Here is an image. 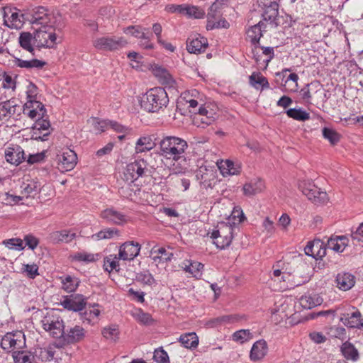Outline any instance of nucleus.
Listing matches in <instances>:
<instances>
[{
  "mask_svg": "<svg viewBox=\"0 0 363 363\" xmlns=\"http://www.w3.org/2000/svg\"><path fill=\"white\" fill-rule=\"evenodd\" d=\"M33 39L38 48H52L57 39L55 28L48 25L40 26L35 30Z\"/></svg>",
  "mask_w": 363,
  "mask_h": 363,
  "instance_id": "nucleus-3",
  "label": "nucleus"
},
{
  "mask_svg": "<svg viewBox=\"0 0 363 363\" xmlns=\"http://www.w3.org/2000/svg\"><path fill=\"white\" fill-rule=\"evenodd\" d=\"M143 30H149V28H143L141 26H130L123 28V33L125 34H130L132 36L139 38Z\"/></svg>",
  "mask_w": 363,
  "mask_h": 363,
  "instance_id": "nucleus-57",
  "label": "nucleus"
},
{
  "mask_svg": "<svg viewBox=\"0 0 363 363\" xmlns=\"http://www.w3.org/2000/svg\"><path fill=\"white\" fill-rule=\"evenodd\" d=\"M323 136L328 140L332 145H336L340 140L341 135L335 130L324 127L322 130Z\"/></svg>",
  "mask_w": 363,
  "mask_h": 363,
  "instance_id": "nucleus-45",
  "label": "nucleus"
},
{
  "mask_svg": "<svg viewBox=\"0 0 363 363\" xmlns=\"http://www.w3.org/2000/svg\"><path fill=\"white\" fill-rule=\"evenodd\" d=\"M259 6L262 9V16L264 21L274 27L279 25V4L275 0H257Z\"/></svg>",
  "mask_w": 363,
  "mask_h": 363,
  "instance_id": "nucleus-9",
  "label": "nucleus"
},
{
  "mask_svg": "<svg viewBox=\"0 0 363 363\" xmlns=\"http://www.w3.org/2000/svg\"><path fill=\"white\" fill-rule=\"evenodd\" d=\"M84 336V329L79 325H76L67 330V333H65L63 340L68 344H74L82 340Z\"/></svg>",
  "mask_w": 363,
  "mask_h": 363,
  "instance_id": "nucleus-24",
  "label": "nucleus"
},
{
  "mask_svg": "<svg viewBox=\"0 0 363 363\" xmlns=\"http://www.w3.org/2000/svg\"><path fill=\"white\" fill-rule=\"evenodd\" d=\"M249 84L255 89L263 90L269 87L267 79L260 72H254L249 77Z\"/></svg>",
  "mask_w": 363,
  "mask_h": 363,
  "instance_id": "nucleus-28",
  "label": "nucleus"
},
{
  "mask_svg": "<svg viewBox=\"0 0 363 363\" xmlns=\"http://www.w3.org/2000/svg\"><path fill=\"white\" fill-rule=\"evenodd\" d=\"M136 279L138 281H140L148 286H152L156 284L153 276L148 271L138 273L136 275Z\"/></svg>",
  "mask_w": 363,
  "mask_h": 363,
  "instance_id": "nucleus-52",
  "label": "nucleus"
},
{
  "mask_svg": "<svg viewBox=\"0 0 363 363\" xmlns=\"http://www.w3.org/2000/svg\"><path fill=\"white\" fill-rule=\"evenodd\" d=\"M187 4H167L165 6V11L168 13H177L179 14H184Z\"/></svg>",
  "mask_w": 363,
  "mask_h": 363,
  "instance_id": "nucleus-62",
  "label": "nucleus"
},
{
  "mask_svg": "<svg viewBox=\"0 0 363 363\" xmlns=\"http://www.w3.org/2000/svg\"><path fill=\"white\" fill-rule=\"evenodd\" d=\"M160 155L164 157L178 161L184 159V152L188 147L186 140L176 136H165L158 142Z\"/></svg>",
  "mask_w": 363,
  "mask_h": 363,
  "instance_id": "nucleus-1",
  "label": "nucleus"
},
{
  "mask_svg": "<svg viewBox=\"0 0 363 363\" xmlns=\"http://www.w3.org/2000/svg\"><path fill=\"white\" fill-rule=\"evenodd\" d=\"M3 243L9 249L23 250V240L20 238H11L6 240Z\"/></svg>",
  "mask_w": 363,
  "mask_h": 363,
  "instance_id": "nucleus-59",
  "label": "nucleus"
},
{
  "mask_svg": "<svg viewBox=\"0 0 363 363\" xmlns=\"http://www.w3.org/2000/svg\"><path fill=\"white\" fill-rule=\"evenodd\" d=\"M34 40L33 35L29 32H23L20 34L18 41L21 47L24 50L34 55L32 41Z\"/></svg>",
  "mask_w": 363,
  "mask_h": 363,
  "instance_id": "nucleus-40",
  "label": "nucleus"
},
{
  "mask_svg": "<svg viewBox=\"0 0 363 363\" xmlns=\"http://www.w3.org/2000/svg\"><path fill=\"white\" fill-rule=\"evenodd\" d=\"M265 28V24L262 21L251 26L247 31V37L250 39V42L255 45V48L259 45V40L262 36V28Z\"/></svg>",
  "mask_w": 363,
  "mask_h": 363,
  "instance_id": "nucleus-27",
  "label": "nucleus"
},
{
  "mask_svg": "<svg viewBox=\"0 0 363 363\" xmlns=\"http://www.w3.org/2000/svg\"><path fill=\"white\" fill-rule=\"evenodd\" d=\"M58 157V169L62 172L72 170L77 164V154L70 149L64 150Z\"/></svg>",
  "mask_w": 363,
  "mask_h": 363,
  "instance_id": "nucleus-15",
  "label": "nucleus"
},
{
  "mask_svg": "<svg viewBox=\"0 0 363 363\" xmlns=\"http://www.w3.org/2000/svg\"><path fill=\"white\" fill-rule=\"evenodd\" d=\"M140 101L141 108L144 110L156 113L167 106L169 98L164 88L155 87L143 94Z\"/></svg>",
  "mask_w": 363,
  "mask_h": 363,
  "instance_id": "nucleus-2",
  "label": "nucleus"
},
{
  "mask_svg": "<svg viewBox=\"0 0 363 363\" xmlns=\"http://www.w3.org/2000/svg\"><path fill=\"white\" fill-rule=\"evenodd\" d=\"M252 337V335L250 330H240L235 332L232 335L234 341L241 344L250 340Z\"/></svg>",
  "mask_w": 363,
  "mask_h": 363,
  "instance_id": "nucleus-49",
  "label": "nucleus"
},
{
  "mask_svg": "<svg viewBox=\"0 0 363 363\" xmlns=\"http://www.w3.org/2000/svg\"><path fill=\"white\" fill-rule=\"evenodd\" d=\"M268 352L267 342L262 339L255 342L250 350V357L252 361L256 362L262 359Z\"/></svg>",
  "mask_w": 363,
  "mask_h": 363,
  "instance_id": "nucleus-20",
  "label": "nucleus"
},
{
  "mask_svg": "<svg viewBox=\"0 0 363 363\" xmlns=\"http://www.w3.org/2000/svg\"><path fill=\"white\" fill-rule=\"evenodd\" d=\"M124 182V184L118 189V193L123 198L132 200L140 189L133 184L134 182Z\"/></svg>",
  "mask_w": 363,
  "mask_h": 363,
  "instance_id": "nucleus-36",
  "label": "nucleus"
},
{
  "mask_svg": "<svg viewBox=\"0 0 363 363\" xmlns=\"http://www.w3.org/2000/svg\"><path fill=\"white\" fill-rule=\"evenodd\" d=\"M184 15L188 18L199 19L204 17L205 11L198 6L187 4Z\"/></svg>",
  "mask_w": 363,
  "mask_h": 363,
  "instance_id": "nucleus-47",
  "label": "nucleus"
},
{
  "mask_svg": "<svg viewBox=\"0 0 363 363\" xmlns=\"http://www.w3.org/2000/svg\"><path fill=\"white\" fill-rule=\"evenodd\" d=\"M16 66L21 68H42L46 65L45 61L39 60L38 59H33L31 60H23L16 58L15 60Z\"/></svg>",
  "mask_w": 363,
  "mask_h": 363,
  "instance_id": "nucleus-41",
  "label": "nucleus"
},
{
  "mask_svg": "<svg viewBox=\"0 0 363 363\" xmlns=\"http://www.w3.org/2000/svg\"><path fill=\"white\" fill-rule=\"evenodd\" d=\"M215 121L213 113L209 112L206 108L201 106L197 113H195L193 117V123L194 125L205 128L211 125Z\"/></svg>",
  "mask_w": 363,
  "mask_h": 363,
  "instance_id": "nucleus-17",
  "label": "nucleus"
},
{
  "mask_svg": "<svg viewBox=\"0 0 363 363\" xmlns=\"http://www.w3.org/2000/svg\"><path fill=\"white\" fill-rule=\"evenodd\" d=\"M79 282L77 278L66 276L62 281V289L68 293L73 292L79 286Z\"/></svg>",
  "mask_w": 363,
  "mask_h": 363,
  "instance_id": "nucleus-44",
  "label": "nucleus"
},
{
  "mask_svg": "<svg viewBox=\"0 0 363 363\" xmlns=\"http://www.w3.org/2000/svg\"><path fill=\"white\" fill-rule=\"evenodd\" d=\"M313 86L317 87L318 86V85L316 83L308 84L304 87H303L300 91L301 98L306 102H311V99L312 98V89L311 87Z\"/></svg>",
  "mask_w": 363,
  "mask_h": 363,
  "instance_id": "nucleus-55",
  "label": "nucleus"
},
{
  "mask_svg": "<svg viewBox=\"0 0 363 363\" xmlns=\"http://www.w3.org/2000/svg\"><path fill=\"white\" fill-rule=\"evenodd\" d=\"M52 130L47 115L45 118H37L32 126L31 139L38 141H45L48 140V136L51 133Z\"/></svg>",
  "mask_w": 363,
  "mask_h": 363,
  "instance_id": "nucleus-10",
  "label": "nucleus"
},
{
  "mask_svg": "<svg viewBox=\"0 0 363 363\" xmlns=\"http://www.w3.org/2000/svg\"><path fill=\"white\" fill-rule=\"evenodd\" d=\"M14 363H35V357L33 352L26 350H16L12 354Z\"/></svg>",
  "mask_w": 363,
  "mask_h": 363,
  "instance_id": "nucleus-33",
  "label": "nucleus"
},
{
  "mask_svg": "<svg viewBox=\"0 0 363 363\" xmlns=\"http://www.w3.org/2000/svg\"><path fill=\"white\" fill-rule=\"evenodd\" d=\"M115 235L119 236L120 233L119 230L115 228H105L104 230H100L96 234L94 235L92 237H96L97 240H103V239H111L113 238Z\"/></svg>",
  "mask_w": 363,
  "mask_h": 363,
  "instance_id": "nucleus-48",
  "label": "nucleus"
},
{
  "mask_svg": "<svg viewBox=\"0 0 363 363\" xmlns=\"http://www.w3.org/2000/svg\"><path fill=\"white\" fill-rule=\"evenodd\" d=\"M308 267L306 264H300L297 265L292 271V274L287 278L283 283L284 286L281 287L284 289H291L296 286H301L302 284L307 283L310 280V276L308 274L305 273L306 269H308Z\"/></svg>",
  "mask_w": 363,
  "mask_h": 363,
  "instance_id": "nucleus-8",
  "label": "nucleus"
},
{
  "mask_svg": "<svg viewBox=\"0 0 363 363\" xmlns=\"http://www.w3.org/2000/svg\"><path fill=\"white\" fill-rule=\"evenodd\" d=\"M150 254L161 255H163V262H167L172 260L174 254L172 252H167L164 247H160L157 249L156 247H153L150 250Z\"/></svg>",
  "mask_w": 363,
  "mask_h": 363,
  "instance_id": "nucleus-56",
  "label": "nucleus"
},
{
  "mask_svg": "<svg viewBox=\"0 0 363 363\" xmlns=\"http://www.w3.org/2000/svg\"><path fill=\"white\" fill-rule=\"evenodd\" d=\"M135 317L139 322L144 325H150L153 323V319L151 315L147 313H145L141 310L136 313Z\"/></svg>",
  "mask_w": 363,
  "mask_h": 363,
  "instance_id": "nucleus-61",
  "label": "nucleus"
},
{
  "mask_svg": "<svg viewBox=\"0 0 363 363\" xmlns=\"http://www.w3.org/2000/svg\"><path fill=\"white\" fill-rule=\"evenodd\" d=\"M127 44L128 42L124 38L115 35L97 38L93 41V45L96 49L111 52L120 50Z\"/></svg>",
  "mask_w": 363,
  "mask_h": 363,
  "instance_id": "nucleus-5",
  "label": "nucleus"
},
{
  "mask_svg": "<svg viewBox=\"0 0 363 363\" xmlns=\"http://www.w3.org/2000/svg\"><path fill=\"white\" fill-rule=\"evenodd\" d=\"M26 347V337L23 331L7 333L1 341V347L7 352L22 350Z\"/></svg>",
  "mask_w": 363,
  "mask_h": 363,
  "instance_id": "nucleus-6",
  "label": "nucleus"
},
{
  "mask_svg": "<svg viewBox=\"0 0 363 363\" xmlns=\"http://www.w3.org/2000/svg\"><path fill=\"white\" fill-rule=\"evenodd\" d=\"M140 250V245L134 242H125L120 246L118 259L123 260H133L136 257Z\"/></svg>",
  "mask_w": 363,
  "mask_h": 363,
  "instance_id": "nucleus-16",
  "label": "nucleus"
},
{
  "mask_svg": "<svg viewBox=\"0 0 363 363\" xmlns=\"http://www.w3.org/2000/svg\"><path fill=\"white\" fill-rule=\"evenodd\" d=\"M6 161L11 164L18 165L26 160L23 148L19 145L9 147L5 152Z\"/></svg>",
  "mask_w": 363,
  "mask_h": 363,
  "instance_id": "nucleus-19",
  "label": "nucleus"
},
{
  "mask_svg": "<svg viewBox=\"0 0 363 363\" xmlns=\"http://www.w3.org/2000/svg\"><path fill=\"white\" fill-rule=\"evenodd\" d=\"M225 0H216L209 8L207 21H214L222 16Z\"/></svg>",
  "mask_w": 363,
  "mask_h": 363,
  "instance_id": "nucleus-32",
  "label": "nucleus"
},
{
  "mask_svg": "<svg viewBox=\"0 0 363 363\" xmlns=\"http://www.w3.org/2000/svg\"><path fill=\"white\" fill-rule=\"evenodd\" d=\"M264 183L261 179H255L244 184L243 194L247 196H252L261 193L264 189Z\"/></svg>",
  "mask_w": 363,
  "mask_h": 363,
  "instance_id": "nucleus-23",
  "label": "nucleus"
},
{
  "mask_svg": "<svg viewBox=\"0 0 363 363\" xmlns=\"http://www.w3.org/2000/svg\"><path fill=\"white\" fill-rule=\"evenodd\" d=\"M278 267H281V269H274L273 270V275L276 277H279L281 275V281L284 282L290 274H292V271L295 267H293L289 263H281V261L277 262Z\"/></svg>",
  "mask_w": 363,
  "mask_h": 363,
  "instance_id": "nucleus-38",
  "label": "nucleus"
},
{
  "mask_svg": "<svg viewBox=\"0 0 363 363\" xmlns=\"http://www.w3.org/2000/svg\"><path fill=\"white\" fill-rule=\"evenodd\" d=\"M286 114L289 118L299 121H305L310 118L309 113L301 108H289L286 111Z\"/></svg>",
  "mask_w": 363,
  "mask_h": 363,
  "instance_id": "nucleus-43",
  "label": "nucleus"
},
{
  "mask_svg": "<svg viewBox=\"0 0 363 363\" xmlns=\"http://www.w3.org/2000/svg\"><path fill=\"white\" fill-rule=\"evenodd\" d=\"M348 245V239L345 236L330 238L327 242L328 249H330L337 252H342Z\"/></svg>",
  "mask_w": 363,
  "mask_h": 363,
  "instance_id": "nucleus-34",
  "label": "nucleus"
},
{
  "mask_svg": "<svg viewBox=\"0 0 363 363\" xmlns=\"http://www.w3.org/2000/svg\"><path fill=\"white\" fill-rule=\"evenodd\" d=\"M340 320L347 328L359 329L363 327V318L359 311L352 313H342Z\"/></svg>",
  "mask_w": 363,
  "mask_h": 363,
  "instance_id": "nucleus-18",
  "label": "nucleus"
},
{
  "mask_svg": "<svg viewBox=\"0 0 363 363\" xmlns=\"http://www.w3.org/2000/svg\"><path fill=\"white\" fill-rule=\"evenodd\" d=\"M48 20V10L43 6L35 8L31 15L30 21L32 24L47 25Z\"/></svg>",
  "mask_w": 363,
  "mask_h": 363,
  "instance_id": "nucleus-29",
  "label": "nucleus"
},
{
  "mask_svg": "<svg viewBox=\"0 0 363 363\" xmlns=\"http://www.w3.org/2000/svg\"><path fill=\"white\" fill-rule=\"evenodd\" d=\"M39 189V185L34 182H31L23 188V192L27 196H34L38 193Z\"/></svg>",
  "mask_w": 363,
  "mask_h": 363,
  "instance_id": "nucleus-64",
  "label": "nucleus"
},
{
  "mask_svg": "<svg viewBox=\"0 0 363 363\" xmlns=\"http://www.w3.org/2000/svg\"><path fill=\"white\" fill-rule=\"evenodd\" d=\"M340 351L347 360L356 362L359 358L358 350L351 342L346 341L344 342L341 347Z\"/></svg>",
  "mask_w": 363,
  "mask_h": 363,
  "instance_id": "nucleus-30",
  "label": "nucleus"
},
{
  "mask_svg": "<svg viewBox=\"0 0 363 363\" xmlns=\"http://www.w3.org/2000/svg\"><path fill=\"white\" fill-rule=\"evenodd\" d=\"M230 27V23L225 19L223 18L218 21H207L206 23V29L208 30H213L214 28H228Z\"/></svg>",
  "mask_w": 363,
  "mask_h": 363,
  "instance_id": "nucleus-58",
  "label": "nucleus"
},
{
  "mask_svg": "<svg viewBox=\"0 0 363 363\" xmlns=\"http://www.w3.org/2000/svg\"><path fill=\"white\" fill-rule=\"evenodd\" d=\"M60 304L64 308L73 311H81L86 305V298L81 294H72L64 296Z\"/></svg>",
  "mask_w": 363,
  "mask_h": 363,
  "instance_id": "nucleus-12",
  "label": "nucleus"
},
{
  "mask_svg": "<svg viewBox=\"0 0 363 363\" xmlns=\"http://www.w3.org/2000/svg\"><path fill=\"white\" fill-rule=\"evenodd\" d=\"M154 75L158 79L159 82L165 86L172 87L175 83L172 75L169 72L161 67L155 66L152 69Z\"/></svg>",
  "mask_w": 363,
  "mask_h": 363,
  "instance_id": "nucleus-26",
  "label": "nucleus"
},
{
  "mask_svg": "<svg viewBox=\"0 0 363 363\" xmlns=\"http://www.w3.org/2000/svg\"><path fill=\"white\" fill-rule=\"evenodd\" d=\"M76 238V233H70L69 230H63L55 231L50 234V238L54 243H68Z\"/></svg>",
  "mask_w": 363,
  "mask_h": 363,
  "instance_id": "nucleus-35",
  "label": "nucleus"
},
{
  "mask_svg": "<svg viewBox=\"0 0 363 363\" xmlns=\"http://www.w3.org/2000/svg\"><path fill=\"white\" fill-rule=\"evenodd\" d=\"M189 264L182 267L186 272L191 274L194 277L201 276V271L203 269V264L198 262L187 261Z\"/></svg>",
  "mask_w": 363,
  "mask_h": 363,
  "instance_id": "nucleus-46",
  "label": "nucleus"
},
{
  "mask_svg": "<svg viewBox=\"0 0 363 363\" xmlns=\"http://www.w3.org/2000/svg\"><path fill=\"white\" fill-rule=\"evenodd\" d=\"M207 46V39L199 35L191 40L189 38L188 39L186 49L190 53H200L204 52Z\"/></svg>",
  "mask_w": 363,
  "mask_h": 363,
  "instance_id": "nucleus-25",
  "label": "nucleus"
},
{
  "mask_svg": "<svg viewBox=\"0 0 363 363\" xmlns=\"http://www.w3.org/2000/svg\"><path fill=\"white\" fill-rule=\"evenodd\" d=\"M319 246H323V242L320 240H314L313 241L308 242L304 248L305 254L315 258V254L318 250Z\"/></svg>",
  "mask_w": 363,
  "mask_h": 363,
  "instance_id": "nucleus-51",
  "label": "nucleus"
},
{
  "mask_svg": "<svg viewBox=\"0 0 363 363\" xmlns=\"http://www.w3.org/2000/svg\"><path fill=\"white\" fill-rule=\"evenodd\" d=\"M118 256L110 255L107 256L104 259V269L105 271L111 272L113 270H116V272H119V263H118Z\"/></svg>",
  "mask_w": 363,
  "mask_h": 363,
  "instance_id": "nucleus-42",
  "label": "nucleus"
},
{
  "mask_svg": "<svg viewBox=\"0 0 363 363\" xmlns=\"http://www.w3.org/2000/svg\"><path fill=\"white\" fill-rule=\"evenodd\" d=\"M101 217L108 223L116 225H122L127 221L125 215L113 208L105 209L101 213Z\"/></svg>",
  "mask_w": 363,
  "mask_h": 363,
  "instance_id": "nucleus-22",
  "label": "nucleus"
},
{
  "mask_svg": "<svg viewBox=\"0 0 363 363\" xmlns=\"http://www.w3.org/2000/svg\"><path fill=\"white\" fill-rule=\"evenodd\" d=\"M225 164L226 165V172H223V174L238 175L240 173L242 167L240 162L227 160Z\"/></svg>",
  "mask_w": 363,
  "mask_h": 363,
  "instance_id": "nucleus-50",
  "label": "nucleus"
},
{
  "mask_svg": "<svg viewBox=\"0 0 363 363\" xmlns=\"http://www.w3.org/2000/svg\"><path fill=\"white\" fill-rule=\"evenodd\" d=\"M15 11H12L9 9L11 13L9 17L6 11L4 9V25L9 28L18 29L23 26V15H20L16 9H14Z\"/></svg>",
  "mask_w": 363,
  "mask_h": 363,
  "instance_id": "nucleus-21",
  "label": "nucleus"
},
{
  "mask_svg": "<svg viewBox=\"0 0 363 363\" xmlns=\"http://www.w3.org/2000/svg\"><path fill=\"white\" fill-rule=\"evenodd\" d=\"M179 342L186 348H196L199 345V338L195 333H188L182 335L179 338Z\"/></svg>",
  "mask_w": 363,
  "mask_h": 363,
  "instance_id": "nucleus-37",
  "label": "nucleus"
},
{
  "mask_svg": "<svg viewBox=\"0 0 363 363\" xmlns=\"http://www.w3.org/2000/svg\"><path fill=\"white\" fill-rule=\"evenodd\" d=\"M147 169V163L144 160H135L126 166L123 179L126 182H134L144 175Z\"/></svg>",
  "mask_w": 363,
  "mask_h": 363,
  "instance_id": "nucleus-11",
  "label": "nucleus"
},
{
  "mask_svg": "<svg viewBox=\"0 0 363 363\" xmlns=\"http://www.w3.org/2000/svg\"><path fill=\"white\" fill-rule=\"evenodd\" d=\"M322 299L317 295L302 296L300 298V304L305 309H311L322 303Z\"/></svg>",
  "mask_w": 363,
  "mask_h": 363,
  "instance_id": "nucleus-39",
  "label": "nucleus"
},
{
  "mask_svg": "<svg viewBox=\"0 0 363 363\" xmlns=\"http://www.w3.org/2000/svg\"><path fill=\"white\" fill-rule=\"evenodd\" d=\"M158 136L157 133L144 135L140 137L135 143V153H143L150 151L158 144Z\"/></svg>",
  "mask_w": 363,
  "mask_h": 363,
  "instance_id": "nucleus-14",
  "label": "nucleus"
},
{
  "mask_svg": "<svg viewBox=\"0 0 363 363\" xmlns=\"http://www.w3.org/2000/svg\"><path fill=\"white\" fill-rule=\"evenodd\" d=\"M153 359L157 363L169 362L168 354L162 347H159L155 350Z\"/></svg>",
  "mask_w": 363,
  "mask_h": 363,
  "instance_id": "nucleus-54",
  "label": "nucleus"
},
{
  "mask_svg": "<svg viewBox=\"0 0 363 363\" xmlns=\"http://www.w3.org/2000/svg\"><path fill=\"white\" fill-rule=\"evenodd\" d=\"M28 108L38 111L40 113H43L44 115H47V111L44 105L38 100L27 101L24 104V110H28Z\"/></svg>",
  "mask_w": 363,
  "mask_h": 363,
  "instance_id": "nucleus-53",
  "label": "nucleus"
},
{
  "mask_svg": "<svg viewBox=\"0 0 363 363\" xmlns=\"http://www.w3.org/2000/svg\"><path fill=\"white\" fill-rule=\"evenodd\" d=\"M298 189L315 204L324 203L328 200L327 193L320 191L318 186L311 182H301L298 184Z\"/></svg>",
  "mask_w": 363,
  "mask_h": 363,
  "instance_id": "nucleus-7",
  "label": "nucleus"
},
{
  "mask_svg": "<svg viewBox=\"0 0 363 363\" xmlns=\"http://www.w3.org/2000/svg\"><path fill=\"white\" fill-rule=\"evenodd\" d=\"M351 238L354 245H357L360 242H363V223L359 225L355 231L352 232Z\"/></svg>",
  "mask_w": 363,
  "mask_h": 363,
  "instance_id": "nucleus-63",
  "label": "nucleus"
},
{
  "mask_svg": "<svg viewBox=\"0 0 363 363\" xmlns=\"http://www.w3.org/2000/svg\"><path fill=\"white\" fill-rule=\"evenodd\" d=\"M336 281L337 286L343 291L350 289L355 283L354 277L349 273L338 274Z\"/></svg>",
  "mask_w": 363,
  "mask_h": 363,
  "instance_id": "nucleus-31",
  "label": "nucleus"
},
{
  "mask_svg": "<svg viewBox=\"0 0 363 363\" xmlns=\"http://www.w3.org/2000/svg\"><path fill=\"white\" fill-rule=\"evenodd\" d=\"M233 228L230 223H221L218 229L213 230L210 238L214 240L213 244L220 250L230 246L233 240Z\"/></svg>",
  "mask_w": 363,
  "mask_h": 363,
  "instance_id": "nucleus-4",
  "label": "nucleus"
},
{
  "mask_svg": "<svg viewBox=\"0 0 363 363\" xmlns=\"http://www.w3.org/2000/svg\"><path fill=\"white\" fill-rule=\"evenodd\" d=\"M43 327L48 331L54 338H61L65 335V325L63 320L58 318L55 319H50V318H45L42 320Z\"/></svg>",
  "mask_w": 363,
  "mask_h": 363,
  "instance_id": "nucleus-13",
  "label": "nucleus"
},
{
  "mask_svg": "<svg viewBox=\"0 0 363 363\" xmlns=\"http://www.w3.org/2000/svg\"><path fill=\"white\" fill-rule=\"evenodd\" d=\"M91 124L96 133H101L105 131L106 128L108 126V121H101L94 118L91 120Z\"/></svg>",
  "mask_w": 363,
  "mask_h": 363,
  "instance_id": "nucleus-60",
  "label": "nucleus"
}]
</instances>
